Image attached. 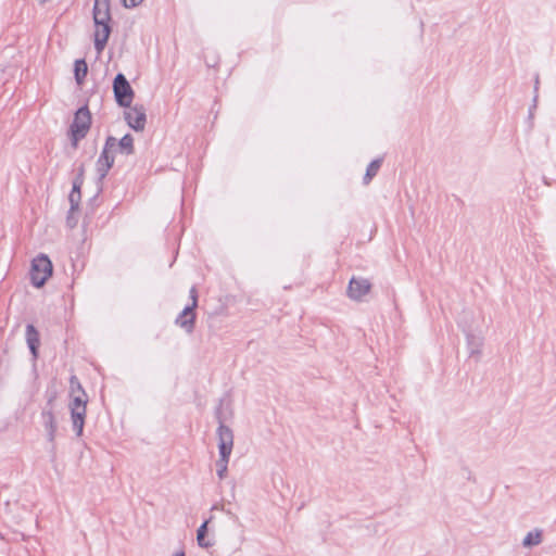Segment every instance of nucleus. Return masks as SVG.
Returning <instances> with one entry per match:
<instances>
[{
	"instance_id": "obj_1",
	"label": "nucleus",
	"mask_w": 556,
	"mask_h": 556,
	"mask_svg": "<svg viewBox=\"0 0 556 556\" xmlns=\"http://www.w3.org/2000/svg\"><path fill=\"white\" fill-rule=\"evenodd\" d=\"M94 23L93 46L98 53H101L112 33L110 0H94L92 9Z\"/></svg>"
},
{
	"instance_id": "obj_2",
	"label": "nucleus",
	"mask_w": 556,
	"mask_h": 556,
	"mask_svg": "<svg viewBox=\"0 0 556 556\" xmlns=\"http://www.w3.org/2000/svg\"><path fill=\"white\" fill-rule=\"evenodd\" d=\"M223 404L224 400L220 399L214 412V417L218 422L217 439L219 459L217 462V473L220 478L227 470V464L229 462V457L233 446V432L228 426L225 425V418L223 415Z\"/></svg>"
},
{
	"instance_id": "obj_3",
	"label": "nucleus",
	"mask_w": 556,
	"mask_h": 556,
	"mask_svg": "<svg viewBox=\"0 0 556 556\" xmlns=\"http://www.w3.org/2000/svg\"><path fill=\"white\" fill-rule=\"evenodd\" d=\"M88 395L76 376L72 375V428L81 437L86 419Z\"/></svg>"
},
{
	"instance_id": "obj_4",
	"label": "nucleus",
	"mask_w": 556,
	"mask_h": 556,
	"mask_svg": "<svg viewBox=\"0 0 556 556\" xmlns=\"http://www.w3.org/2000/svg\"><path fill=\"white\" fill-rule=\"evenodd\" d=\"M92 123L91 112L88 102H85L75 112L72 118V149L77 147L78 141L84 139L90 130Z\"/></svg>"
},
{
	"instance_id": "obj_5",
	"label": "nucleus",
	"mask_w": 556,
	"mask_h": 556,
	"mask_svg": "<svg viewBox=\"0 0 556 556\" xmlns=\"http://www.w3.org/2000/svg\"><path fill=\"white\" fill-rule=\"evenodd\" d=\"M116 151V138L113 136H108L103 146V149L96 162L97 167V181L101 184L103 179L108 176L109 170L114 165V154Z\"/></svg>"
},
{
	"instance_id": "obj_6",
	"label": "nucleus",
	"mask_w": 556,
	"mask_h": 556,
	"mask_svg": "<svg viewBox=\"0 0 556 556\" xmlns=\"http://www.w3.org/2000/svg\"><path fill=\"white\" fill-rule=\"evenodd\" d=\"M115 102L118 106L130 108L135 91L123 73H117L112 83Z\"/></svg>"
},
{
	"instance_id": "obj_7",
	"label": "nucleus",
	"mask_w": 556,
	"mask_h": 556,
	"mask_svg": "<svg viewBox=\"0 0 556 556\" xmlns=\"http://www.w3.org/2000/svg\"><path fill=\"white\" fill-rule=\"evenodd\" d=\"M30 281L34 287L41 288L52 275V263L47 255H38L31 261Z\"/></svg>"
},
{
	"instance_id": "obj_8",
	"label": "nucleus",
	"mask_w": 556,
	"mask_h": 556,
	"mask_svg": "<svg viewBox=\"0 0 556 556\" xmlns=\"http://www.w3.org/2000/svg\"><path fill=\"white\" fill-rule=\"evenodd\" d=\"M129 111L124 113V118L127 125L135 131H142L147 123L146 109L142 104H136L128 108Z\"/></svg>"
},
{
	"instance_id": "obj_9",
	"label": "nucleus",
	"mask_w": 556,
	"mask_h": 556,
	"mask_svg": "<svg viewBox=\"0 0 556 556\" xmlns=\"http://www.w3.org/2000/svg\"><path fill=\"white\" fill-rule=\"evenodd\" d=\"M195 304H187L177 315L175 325L184 329L186 333L191 334L195 328Z\"/></svg>"
},
{
	"instance_id": "obj_10",
	"label": "nucleus",
	"mask_w": 556,
	"mask_h": 556,
	"mask_svg": "<svg viewBox=\"0 0 556 556\" xmlns=\"http://www.w3.org/2000/svg\"><path fill=\"white\" fill-rule=\"evenodd\" d=\"M371 289V283L366 278L352 277L348 286V296L354 301H361Z\"/></svg>"
},
{
	"instance_id": "obj_11",
	"label": "nucleus",
	"mask_w": 556,
	"mask_h": 556,
	"mask_svg": "<svg viewBox=\"0 0 556 556\" xmlns=\"http://www.w3.org/2000/svg\"><path fill=\"white\" fill-rule=\"evenodd\" d=\"M466 337V344L469 352V357L475 358L478 362L481 357L483 337L480 332L472 331L470 329L464 330Z\"/></svg>"
},
{
	"instance_id": "obj_12",
	"label": "nucleus",
	"mask_w": 556,
	"mask_h": 556,
	"mask_svg": "<svg viewBox=\"0 0 556 556\" xmlns=\"http://www.w3.org/2000/svg\"><path fill=\"white\" fill-rule=\"evenodd\" d=\"M25 339L33 358L36 361L39 356L40 334L34 325L26 326Z\"/></svg>"
},
{
	"instance_id": "obj_13",
	"label": "nucleus",
	"mask_w": 556,
	"mask_h": 556,
	"mask_svg": "<svg viewBox=\"0 0 556 556\" xmlns=\"http://www.w3.org/2000/svg\"><path fill=\"white\" fill-rule=\"evenodd\" d=\"M212 520V517H208L207 519H204L203 522L200 525V527L197 529V543L202 548H208L212 547L215 542L213 540H207V533H208V522Z\"/></svg>"
},
{
	"instance_id": "obj_14",
	"label": "nucleus",
	"mask_w": 556,
	"mask_h": 556,
	"mask_svg": "<svg viewBox=\"0 0 556 556\" xmlns=\"http://www.w3.org/2000/svg\"><path fill=\"white\" fill-rule=\"evenodd\" d=\"M116 151L127 156L134 154L135 146L131 134L127 132L119 140L116 139Z\"/></svg>"
},
{
	"instance_id": "obj_15",
	"label": "nucleus",
	"mask_w": 556,
	"mask_h": 556,
	"mask_svg": "<svg viewBox=\"0 0 556 556\" xmlns=\"http://www.w3.org/2000/svg\"><path fill=\"white\" fill-rule=\"evenodd\" d=\"M73 73L77 85L81 87L88 74V64L85 59L81 58L74 61Z\"/></svg>"
},
{
	"instance_id": "obj_16",
	"label": "nucleus",
	"mask_w": 556,
	"mask_h": 556,
	"mask_svg": "<svg viewBox=\"0 0 556 556\" xmlns=\"http://www.w3.org/2000/svg\"><path fill=\"white\" fill-rule=\"evenodd\" d=\"M383 159L377 157L374 159L366 168L365 175L363 177V184L368 185L372 178L378 174L381 165H382Z\"/></svg>"
},
{
	"instance_id": "obj_17",
	"label": "nucleus",
	"mask_w": 556,
	"mask_h": 556,
	"mask_svg": "<svg viewBox=\"0 0 556 556\" xmlns=\"http://www.w3.org/2000/svg\"><path fill=\"white\" fill-rule=\"evenodd\" d=\"M72 451L79 453V462L88 460L91 458L90 450L86 447L83 440L79 438L72 441Z\"/></svg>"
},
{
	"instance_id": "obj_18",
	"label": "nucleus",
	"mask_w": 556,
	"mask_h": 556,
	"mask_svg": "<svg viewBox=\"0 0 556 556\" xmlns=\"http://www.w3.org/2000/svg\"><path fill=\"white\" fill-rule=\"evenodd\" d=\"M542 542V531L533 530L529 531L522 540L525 547H532L539 545Z\"/></svg>"
},
{
	"instance_id": "obj_19",
	"label": "nucleus",
	"mask_w": 556,
	"mask_h": 556,
	"mask_svg": "<svg viewBox=\"0 0 556 556\" xmlns=\"http://www.w3.org/2000/svg\"><path fill=\"white\" fill-rule=\"evenodd\" d=\"M75 192H77L78 198H80L79 186L76 180L72 182V213L78 207V203H75Z\"/></svg>"
},
{
	"instance_id": "obj_20",
	"label": "nucleus",
	"mask_w": 556,
	"mask_h": 556,
	"mask_svg": "<svg viewBox=\"0 0 556 556\" xmlns=\"http://www.w3.org/2000/svg\"><path fill=\"white\" fill-rule=\"evenodd\" d=\"M539 85H540V78H539V74H535L534 75V86H533V91H534V97H533V108H536V102H538V92H539Z\"/></svg>"
},
{
	"instance_id": "obj_21",
	"label": "nucleus",
	"mask_w": 556,
	"mask_h": 556,
	"mask_svg": "<svg viewBox=\"0 0 556 556\" xmlns=\"http://www.w3.org/2000/svg\"><path fill=\"white\" fill-rule=\"evenodd\" d=\"M189 295H190V299H191V303L190 304H195V308L198 307V291H197V288L193 286L191 287L190 291H189Z\"/></svg>"
},
{
	"instance_id": "obj_22",
	"label": "nucleus",
	"mask_w": 556,
	"mask_h": 556,
	"mask_svg": "<svg viewBox=\"0 0 556 556\" xmlns=\"http://www.w3.org/2000/svg\"><path fill=\"white\" fill-rule=\"evenodd\" d=\"M143 0H122L125 8H135L139 5Z\"/></svg>"
},
{
	"instance_id": "obj_23",
	"label": "nucleus",
	"mask_w": 556,
	"mask_h": 556,
	"mask_svg": "<svg viewBox=\"0 0 556 556\" xmlns=\"http://www.w3.org/2000/svg\"><path fill=\"white\" fill-rule=\"evenodd\" d=\"M88 250H89V248H88V247H86V244H85V240H84V241H83V243H81V247H80V248H79V250H78V257H79V256H84V255H85V253H86Z\"/></svg>"
},
{
	"instance_id": "obj_24",
	"label": "nucleus",
	"mask_w": 556,
	"mask_h": 556,
	"mask_svg": "<svg viewBox=\"0 0 556 556\" xmlns=\"http://www.w3.org/2000/svg\"><path fill=\"white\" fill-rule=\"evenodd\" d=\"M534 110H535V108H533V103H532V104L530 105V108H529V112H528V118H529V119H532V118H533Z\"/></svg>"
},
{
	"instance_id": "obj_25",
	"label": "nucleus",
	"mask_w": 556,
	"mask_h": 556,
	"mask_svg": "<svg viewBox=\"0 0 556 556\" xmlns=\"http://www.w3.org/2000/svg\"><path fill=\"white\" fill-rule=\"evenodd\" d=\"M78 266L80 267V269H83L84 266H85V262L83 261L80 264L79 263L75 264V263L72 262V269H73V271H75Z\"/></svg>"
},
{
	"instance_id": "obj_26",
	"label": "nucleus",
	"mask_w": 556,
	"mask_h": 556,
	"mask_svg": "<svg viewBox=\"0 0 556 556\" xmlns=\"http://www.w3.org/2000/svg\"><path fill=\"white\" fill-rule=\"evenodd\" d=\"M173 556H186V552L184 547H181L179 551L175 552Z\"/></svg>"
},
{
	"instance_id": "obj_27",
	"label": "nucleus",
	"mask_w": 556,
	"mask_h": 556,
	"mask_svg": "<svg viewBox=\"0 0 556 556\" xmlns=\"http://www.w3.org/2000/svg\"><path fill=\"white\" fill-rule=\"evenodd\" d=\"M98 185H99V187H98V192H96V195H99V192L102 191V182L101 184L98 182Z\"/></svg>"
},
{
	"instance_id": "obj_28",
	"label": "nucleus",
	"mask_w": 556,
	"mask_h": 556,
	"mask_svg": "<svg viewBox=\"0 0 556 556\" xmlns=\"http://www.w3.org/2000/svg\"><path fill=\"white\" fill-rule=\"evenodd\" d=\"M456 201L459 203V204H463V200L459 198V197H455Z\"/></svg>"
},
{
	"instance_id": "obj_29",
	"label": "nucleus",
	"mask_w": 556,
	"mask_h": 556,
	"mask_svg": "<svg viewBox=\"0 0 556 556\" xmlns=\"http://www.w3.org/2000/svg\"><path fill=\"white\" fill-rule=\"evenodd\" d=\"M303 506H304V504H303V503H301V504L298 506V510L302 509V508H303Z\"/></svg>"
}]
</instances>
